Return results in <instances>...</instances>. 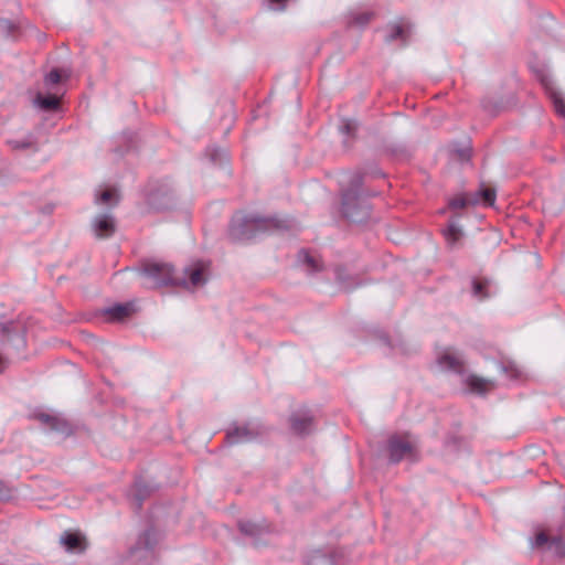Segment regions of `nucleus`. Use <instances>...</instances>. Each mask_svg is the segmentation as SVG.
Returning a JSON list of instances; mask_svg holds the SVG:
<instances>
[{"label":"nucleus","instance_id":"ea45409f","mask_svg":"<svg viewBox=\"0 0 565 565\" xmlns=\"http://www.w3.org/2000/svg\"><path fill=\"white\" fill-rule=\"evenodd\" d=\"M382 340H383V342H384L387 347H391V342H390V340H388V338H387L386 335H384V337L382 338Z\"/></svg>","mask_w":565,"mask_h":565},{"label":"nucleus","instance_id":"9b49d317","mask_svg":"<svg viewBox=\"0 0 565 565\" xmlns=\"http://www.w3.org/2000/svg\"><path fill=\"white\" fill-rule=\"evenodd\" d=\"M262 431L250 425L234 426L226 433V440L230 445L249 443L259 437Z\"/></svg>","mask_w":565,"mask_h":565},{"label":"nucleus","instance_id":"4468645a","mask_svg":"<svg viewBox=\"0 0 565 565\" xmlns=\"http://www.w3.org/2000/svg\"><path fill=\"white\" fill-rule=\"evenodd\" d=\"M437 363L443 369L451 371L454 373H465V361L459 355L454 354L449 350L444 351L437 358Z\"/></svg>","mask_w":565,"mask_h":565},{"label":"nucleus","instance_id":"0eeeda50","mask_svg":"<svg viewBox=\"0 0 565 565\" xmlns=\"http://www.w3.org/2000/svg\"><path fill=\"white\" fill-rule=\"evenodd\" d=\"M291 430L298 436H308L315 430L316 419L308 408L298 409L289 416Z\"/></svg>","mask_w":565,"mask_h":565},{"label":"nucleus","instance_id":"e433bc0d","mask_svg":"<svg viewBox=\"0 0 565 565\" xmlns=\"http://www.w3.org/2000/svg\"><path fill=\"white\" fill-rule=\"evenodd\" d=\"M341 131L345 135H353L356 131V124L352 120H344Z\"/></svg>","mask_w":565,"mask_h":565},{"label":"nucleus","instance_id":"5701e85b","mask_svg":"<svg viewBox=\"0 0 565 565\" xmlns=\"http://www.w3.org/2000/svg\"><path fill=\"white\" fill-rule=\"evenodd\" d=\"M130 312V306L124 303H116L105 310V313L109 317V320L111 321H120L128 317Z\"/></svg>","mask_w":565,"mask_h":565},{"label":"nucleus","instance_id":"473e14b6","mask_svg":"<svg viewBox=\"0 0 565 565\" xmlns=\"http://www.w3.org/2000/svg\"><path fill=\"white\" fill-rule=\"evenodd\" d=\"M61 82V73L57 68H53L50 73H47L44 77V84L46 86L56 85Z\"/></svg>","mask_w":565,"mask_h":565},{"label":"nucleus","instance_id":"ddd939ff","mask_svg":"<svg viewBox=\"0 0 565 565\" xmlns=\"http://www.w3.org/2000/svg\"><path fill=\"white\" fill-rule=\"evenodd\" d=\"M237 526L242 534L254 539L256 543L258 539L270 532V525L265 521L255 523L248 520H239Z\"/></svg>","mask_w":565,"mask_h":565},{"label":"nucleus","instance_id":"39448f33","mask_svg":"<svg viewBox=\"0 0 565 565\" xmlns=\"http://www.w3.org/2000/svg\"><path fill=\"white\" fill-rule=\"evenodd\" d=\"M159 542V535L154 527L150 526L139 534L137 542L130 547L131 556L147 561L154 556V550Z\"/></svg>","mask_w":565,"mask_h":565},{"label":"nucleus","instance_id":"4be33fe9","mask_svg":"<svg viewBox=\"0 0 565 565\" xmlns=\"http://www.w3.org/2000/svg\"><path fill=\"white\" fill-rule=\"evenodd\" d=\"M298 260L305 265L310 273H317L322 270V263L319 258L310 255L306 249H301L298 253Z\"/></svg>","mask_w":565,"mask_h":565},{"label":"nucleus","instance_id":"393cba45","mask_svg":"<svg viewBox=\"0 0 565 565\" xmlns=\"http://www.w3.org/2000/svg\"><path fill=\"white\" fill-rule=\"evenodd\" d=\"M390 30L391 32L386 36L387 42H393L395 40L406 42L409 36V29L402 24H392L390 25Z\"/></svg>","mask_w":565,"mask_h":565},{"label":"nucleus","instance_id":"c756f323","mask_svg":"<svg viewBox=\"0 0 565 565\" xmlns=\"http://www.w3.org/2000/svg\"><path fill=\"white\" fill-rule=\"evenodd\" d=\"M478 202H479V199H475V200L469 201L465 196H457V198H454V199H451L449 201V207L452 209V210L463 209L468 204H476Z\"/></svg>","mask_w":565,"mask_h":565},{"label":"nucleus","instance_id":"6e6552de","mask_svg":"<svg viewBox=\"0 0 565 565\" xmlns=\"http://www.w3.org/2000/svg\"><path fill=\"white\" fill-rule=\"evenodd\" d=\"M31 417L39 420L43 426H46L52 431H56L65 436L73 434L71 423L60 415L35 412Z\"/></svg>","mask_w":565,"mask_h":565},{"label":"nucleus","instance_id":"bb28decb","mask_svg":"<svg viewBox=\"0 0 565 565\" xmlns=\"http://www.w3.org/2000/svg\"><path fill=\"white\" fill-rule=\"evenodd\" d=\"M547 548L553 551L558 556H565V539L559 535L552 536Z\"/></svg>","mask_w":565,"mask_h":565},{"label":"nucleus","instance_id":"f03ea898","mask_svg":"<svg viewBox=\"0 0 565 565\" xmlns=\"http://www.w3.org/2000/svg\"><path fill=\"white\" fill-rule=\"evenodd\" d=\"M379 192L370 191L363 188V175L361 173H352L348 188L341 193V213L354 223H362L370 217L371 206L367 198L376 196Z\"/></svg>","mask_w":565,"mask_h":565},{"label":"nucleus","instance_id":"cd10ccee","mask_svg":"<svg viewBox=\"0 0 565 565\" xmlns=\"http://www.w3.org/2000/svg\"><path fill=\"white\" fill-rule=\"evenodd\" d=\"M461 230L456 224H449L444 235L449 244H455L461 237Z\"/></svg>","mask_w":565,"mask_h":565},{"label":"nucleus","instance_id":"7ed1b4c3","mask_svg":"<svg viewBox=\"0 0 565 565\" xmlns=\"http://www.w3.org/2000/svg\"><path fill=\"white\" fill-rule=\"evenodd\" d=\"M141 273L150 280V287L174 286L175 271L170 264L147 262Z\"/></svg>","mask_w":565,"mask_h":565},{"label":"nucleus","instance_id":"7c9ffc66","mask_svg":"<svg viewBox=\"0 0 565 565\" xmlns=\"http://www.w3.org/2000/svg\"><path fill=\"white\" fill-rule=\"evenodd\" d=\"M478 195L482 198L486 205L491 206L495 201V191L490 188H481Z\"/></svg>","mask_w":565,"mask_h":565},{"label":"nucleus","instance_id":"423d86ee","mask_svg":"<svg viewBox=\"0 0 565 565\" xmlns=\"http://www.w3.org/2000/svg\"><path fill=\"white\" fill-rule=\"evenodd\" d=\"M206 265L203 262H196L182 269L180 274L175 273L174 286L186 289L203 286L206 282Z\"/></svg>","mask_w":565,"mask_h":565},{"label":"nucleus","instance_id":"20e7f679","mask_svg":"<svg viewBox=\"0 0 565 565\" xmlns=\"http://www.w3.org/2000/svg\"><path fill=\"white\" fill-rule=\"evenodd\" d=\"M146 199L149 207L154 211L168 210L174 203L173 190L166 181L150 183Z\"/></svg>","mask_w":565,"mask_h":565},{"label":"nucleus","instance_id":"c85d7f7f","mask_svg":"<svg viewBox=\"0 0 565 565\" xmlns=\"http://www.w3.org/2000/svg\"><path fill=\"white\" fill-rule=\"evenodd\" d=\"M551 98L553 100L555 111L565 118V100L563 97L557 92L551 90Z\"/></svg>","mask_w":565,"mask_h":565},{"label":"nucleus","instance_id":"2eb2a0df","mask_svg":"<svg viewBox=\"0 0 565 565\" xmlns=\"http://www.w3.org/2000/svg\"><path fill=\"white\" fill-rule=\"evenodd\" d=\"M0 337L7 340L18 337L21 343H24L23 328L19 322L13 320L0 322Z\"/></svg>","mask_w":565,"mask_h":565},{"label":"nucleus","instance_id":"f8f14e48","mask_svg":"<svg viewBox=\"0 0 565 565\" xmlns=\"http://www.w3.org/2000/svg\"><path fill=\"white\" fill-rule=\"evenodd\" d=\"M60 543L71 553H83L87 548L86 537L81 532L65 531L61 537Z\"/></svg>","mask_w":565,"mask_h":565},{"label":"nucleus","instance_id":"2f4dec72","mask_svg":"<svg viewBox=\"0 0 565 565\" xmlns=\"http://www.w3.org/2000/svg\"><path fill=\"white\" fill-rule=\"evenodd\" d=\"M206 154L210 157L211 161L214 163L221 162L222 159L226 157L225 151L220 148H207Z\"/></svg>","mask_w":565,"mask_h":565},{"label":"nucleus","instance_id":"aec40b11","mask_svg":"<svg viewBox=\"0 0 565 565\" xmlns=\"http://www.w3.org/2000/svg\"><path fill=\"white\" fill-rule=\"evenodd\" d=\"M490 281L487 278H472L471 292L472 296L479 300H484L490 297Z\"/></svg>","mask_w":565,"mask_h":565},{"label":"nucleus","instance_id":"dca6fc26","mask_svg":"<svg viewBox=\"0 0 565 565\" xmlns=\"http://www.w3.org/2000/svg\"><path fill=\"white\" fill-rule=\"evenodd\" d=\"M156 489L153 487H151L150 484H148L146 481H143L142 479H138L136 482H135V494H134V499H135V505H136V510L139 511L141 510L142 508V503L143 501L151 495V493L154 491Z\"/></svg>","mask_w":565,"mask_h":565},{"label":"nucleus","instance_id":"c9c22d12","mask_svg":"<svg viewBox=\"0 0 565 565\" xmlns=\"http://www.w3.org/2000/svg\"><path fill=\"white\" fill-rule=\"evenodd\" d=\"M551 539L545 532H540L535 536V546L541 547L547 544V546L551 543Z\"/></svg>","mask_w":565,"mask_h":565},{"label":"nucleus","instance_id":"4c0bfd02","mask_svg":"<svg viewBox=\"0 0 565 565\" xmlns=\"http://www.w3.org/2000/svg\"><path fill=\"white\" fill-rule=\"evenodd\" d=\"M0 25L3 30L8 32V34L12 33L15 30V25L9 20H1Z\"/></svg>","mask_w":565,"mask_h":565},{"label":"nucleus","instance_id":"1a4fd4ad","mask_svg":"<svg viewBox=\"0 0 565 565\" xmlns=\"http://www.w3.org/2000/svg\"><path fill=\"white\" fill-rule=\"evenodd\" d=\"M414 450V446L399 435H392L387 440L388 458L392 463H398L407 456H412Z\"/></svg>","mask_w":565,"mask_h":565},{"label":"nucleus","instance_id":"f3484780","mask_svg":"<svg viewBox=\"0 0 565 565\" xmlns=\"http://www.w3.org/2000/svg\"><path fill=\"white\" fill-rule=\"evenodd\" d=\"M34 106L44 111H55L60 108V98L55 95H43L38 93L34 100Z\"/></svg>","mask_w":565,"mask_h":565},{"label":"nucleus","instance_id":"f257e3e1","mask_svg":"<svg viewBox=\"0 0 565 565\" xmlns=\"http://www.w3.org/2000/svg\"><path fill=\"white\" fill-rule=\"evenodd\" d=\"M292 221L279 215L263 216L259 214L233 216L228 236L233 242H243L256 237L258 234H273L290 231Z\"/></svg>","mask_w":565,"mask_h":565},{"label":"nucleus","instance_id":"412c9836","mask_svg":"<svg viewBox=\"0 0 565 565\" xmlns=\"http://www.w3.org/2000/svg\"><path fill=\"white\" fill-rule=\"evenodd\" d=\"M7 143L10 146L12 150H26L31 149L33 151H38V141L36 138L29 134L25 138L18 140V139H9Z\"/></svg>","mask_w":565,"mask_h":565},{"label":"nucleus","instance_id":"72a5a7b5","mask_svg":"<svg viewBox=\"0 0 565 565\" xmlns=\"http://www.w3.org/2000/svg\"><path fill=\"white\" fill-rule=\"evenodd\" d=\"M354 173H361L363 175V181L365 180V178L376 179V178L385 177V174L377 167H374L370 171H364V172L355 171Z\"/></svg>","mask_w":565,"mask_h":565},{"label":"nucleus","instance_id":"9d476101","mask_svg":"<svg viewBox=\"0 0 565 565\" xmlns=\"http://www.w3.org/2000/svg\"><path fill=\"white\" fill-rule=\"evenodd\" d=\"M92 231L96 238L111 237L117 230L116 218L111 214H98L92 220Z\"/></svg>","mask_w":565,"mask_h":565},{"label":"nucleus","instance_id":"6ab92c4d","mask_svg":"<svg viewBox=\"0 0 565 565\" xmlns=\"http://www.w3.org/2000/svg\"><path fill=\"white\" fill-rule=\"evenodd\" d=\"M335 279L341 285V287L345 290H351L361 285L360 280L355 276H350L345 268L337 267L335 268Z\"/></svg>","mask_w":565,"mask_h":565},{"label":"nucleus","instance_id":"a211bd4d","mask_svg":"<svg viewBox=\"0 0 565 565\" xmlns=\"http://www.w3.org/2000/svg\"><path fill=\"white\" fill-rule=\"evenodd\" d=\"M120 201V195L116 189H105L96 191L95 203L98 205L116 206Z\"/></svg>","mask_w":565,"mask_h":565},{"label":"nucleus","instance_id":"b1692460","mask_svg":"<svg viewBox=\"0 0 565 565\" xmlns=\"http://www.w3.org/2000/svg\"><path fill=\"white\" fill-rule=\"evenodd\" d=\"M467 384L472 392L479 394L487 393L492 386V383L490 381L479 377L477 375L468 376Z\"/></svg>","mask_w":565,"mask_h":565},{"label":"nucleus","instance_id":"58836bf2","mask_svg":"<svg viewBox=\"0 0 565 565\" xmlns=\"http://www.w3.org/2000/svg\"><path fill=\"white\" fill-rule=\"evenodd\" d=\"M541 82L545 88H547V89L550 88V79L546 76H542Z\"/></svg>","mask_w":565,"mask_h":565},{"label":"nucleus","instance_id":"a878e982","mask_svg":"<svg viewBox=\"0 0 565 565\" xmlns=\"http://www.w3.org/2000/svg\"><path fill=\"white\" fill-rule=\"evenodd\" d=\"M374 17L373 12H352L349 15V24L356 26H365Z\"/></svg>","mask_w":565,"mask_h":565},{"label":"nucleus","instance_id":"f704fd0d","mask_svg":"<svg viewBox=\"0 0 565 565\" xmlns=\"http://www.w3.org/2000/svg\"><path fill=\"white\" fill-rule=\"evenodd\" d=\"M11 495L12 488L3 480H0V500H8Z\"/></svg>","mask_w":565,"mask_h":565}]
</instances>
